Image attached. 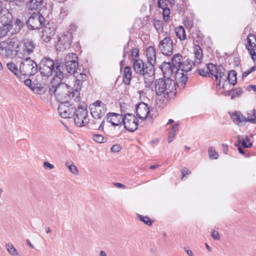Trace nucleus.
<instances>
[{"instance_id":"nucleus-1","label":"nucleus","mask_w":256,"mask_h":256,"mask_svg":"<svg viewBox=\"0 0 256 256\" xmlns=\"http://www.w3.org/2000/svg\"><path fill=\"white\" fill-rule=\"evenodd\" d=\"M38 64V71L42 77L48 78L54 74L50 82H54L56 80L64 74V62L58 59L54 60L50 57L44 56Z\"/></svg>"},{"instance_id":"nucleus-2","label":"nucleus","mask_w":256,"mask_h":256,"mask_svg":"<svg viewBox=\"0 0 256 256\" xmlns=\"http://www.w3.org/2000/svg\"><path fill=\"white\" fill-rule=\"evenodd\" d=\"M56 80L54 82H50L48 92L50 96L54 95L57 100L60 104L74 100L72 88L64 82H62L64 78V74Z\"/></svg>"},{"instance_id":"nucleus-3","label":"nucleus","mask_w":256,"mask_h":256,"mask_svg":"<svg viewBox=\"0 0 256 256\" xmlns=\"http://www.w3.org/2000/svg\"><path fill=\"white\" fill-rule=\"evenodd\" d=\"M156 94L160 96L165 94L166 98L172 99L176 96V82L171 78L164 77L156 79L154 82Z\"/></svg>"},{"instance_id":"nucleus-4","label":"nucleus","mask_w":256,"mask_h":256,"mask_svg":"<svg viewBox=\"0 0 256 256\" xmlns=\"http://www.w3.org/2000/svg\"><path fill=\"white\" fill-rule=\"evenodd\" d=\"M186 58H183L180 54H176L172 56L170 62L174 66V69H176V72H188L194 67V64H192V60L188 58L186 59Z\"/></svg>"},{"instance_id":"nucleus-5","label":"nucleus","mask_w":256,"mask_h":256,"mask_svg":"<svg viewBox=\"0 0 256 256\" xmlns=\"http://www.w3.org/2000/svg\"><path fill=\"white\" fill-rule=\"evenodd\" d=\"M18 47V40L14 38H8L1 42L0 44V49L2 50H4L6 56L10 58H13L16 55L20 58L21 57L20 55H22V54L17 50Z\"/></svg>"},{"instance_id":"nucleus-6","label":"nucleus","mask_w":256,"mask_h":256,"mask_svg":"<svg viewBox=\"0 0 256 256\" xmlns=\"http://www.w3.org/2000/svg\"><path fill=\"white\" fill-rule=\"evenodd\" d=\"M132 62V68L134 72L142 76L144 79L147 76L154 75L155 69L152 64H144L141 59H136Z\"/></svg>"},{"instance_id":"nucleus-7","label":"nucleus","mask_w":256,"mask_h":256,"mask_svg":"<svg viewBox=\"0 0 256 256\" xmlns=\"http://www.w3.org/2000/svg\"><path fill=\"white\" fill-rule=\"evenodd\" d=\"M12 28V16L4 8L0 12V38L6 36Z\"/></svg>"},{"instance_id":"nucleus-8","label":"nucleus","mask_w":256,"mask_h":256,"mask_svg":"<svg viewBox=\"0 0 256 256\" xmlns=\"http://www.w3.org/2000/svg\"><path fill=\"white\" fill-rule=\"evenodd\" d=\"M20 71L22 80L24 78V76H33L38 72V64L32 60L30 57L26 58L24 62H20Z\"/></svg>"},{"instance_id":"nucleus-9","label":"nucleus","mask_w":256,"mask_h":256,"mask_svg":"<svg viewBox=\"0 0 256 256\" xmlns=\"http://www.w3.org/2000/svg\"><path fill=\"white\" fill-rule=\"evenodd\" d=\"M74 113L72 118H74L76 126L82 127L88 124L90 120L86 106H84L82 104H78L77 108Z\"/></svg>"},{"instance_id":"nucleus-10","label":"nucleus","mask_w":256,"mask_h":256,"mask_svg":"<svg viewBox=\"0 0 256 256\" xmlns=\"http://www.w3.org/2000/svg\"><path fill=\"white\" fill-rule=\"evenodd\" d=\"M64 66L66 68L67 72L70 74H76L77 70L81 71L78 66V56L74 53H70L66 55Z\"/></svg>"},{"instance_id":"nucleus-11","label":"nucleus","mask_w":256,"mask_h":256,"mask_svg":"<svg viewBox=\"0 0 256 256\" xmlns=\"http://www.w3.org/2000/svg\"><path fill=\"white\" fill-rule=\"evenodd\" d=\"M28 28L33 30L42 28L45 24L46 19L40 12H33L28 18Z\"/></svg>"},{"instance_id":"nucleus-12","label":"nucleus","mask_w":256,"mask_h":256,"mask_svg":"<svg viewBox=\"0 0 256 256\" xmlns=\"http://www.w3.org/2000/svg\"><path fill=\"white\" fill-rule=\"evenodd\" d=\"M208 69L210 70V74L211 76H214L216 81H218L216 86H220V79H223L224 77L227 76L225 74L226 70L222 65L217 66L212 63L208 64Z\"/></svg>"},{"instance_id":"nucleus-13","label":"nucleus","mask_w":256,"mask_h":256,"mask_svg":"<svg viewBox=\"0 0 256 256\" xmlns=\"http://www.w3.org/2000/svg\"><path fill=\"white\" fill-rule=\"evenodd\" d=\"M60 104L58 108V112L60 116L65 118H72L75 114L77 106L72 103H70V101Z\"/></svg>"},{"instance_id":"nucleus-14","label":"nucleus","mask_w":256,"mask_h":256,"mask_svg":"<svg viewBox=\"0 0 256 256\" xmlns=\"http://www.w3.org/2000/svg\"><path fill=\"white\" fill-rule=\"evenodd\" d=\"M124 121L123 120L122 124L124 128L130 132H134L138 128V120L136 117L132 114L128 113L124 116Z\"/></svg>"},{"instance_id":"nucleus-15","label":"nucleus","mask_w":256,"mask_h":256,"mask_svg":"<svg viewBox=\"0 0 256 256\" xmlns=\"http://www.w3.org/2000/svg\"><path fill=\"white\" fill-rule=\"evenodd\" d=\"M56 26L53 22H48L43 28L41 38L45 42H48L56 35Z\"/></svg>"},{"instance_id":"nucleus-16","label":"nucleus","mask_w":256,"mask_h":256,"mask_svg":"<svg viewBox=\"0 0 256 256\" xmlns=\"http://www.w3.org/2000/svg\"><path fill=\"white\" fill-rule=\"evenodd\" d=\"M158 48L164 55L171 56L174 50L173 41L170 36H166L160 42Z\"/></svg>"},{"instance_id":"nucleus-17","label":"nucleus","mask_w":256,"mask_h":256,"mask_svg":"<svg viewBox=\"0 0 256 256\" xmlns=\"http://www.w3.org/2000/svg\"><path fill=\"white\" fill-rule=\"evenodd\" d=\"M72 39V34L66 32L64 33L61 37L58 38L57 46L60 49V50L68 49L70 46Z\"/></svg>"},{"instance_id":"nucleus-18","label":"nucleus","mask_w":256,"mask_h":256,"mask_svg":"<svg viewBox=\"0 0 256 256\" xmlns=\"http://www.w3.org/2000/svg\"><path fill=\"white\" fill-rule=\"evenodd\" d=\"M136 112L138 118L144 120L150 114V108L147 104L140 102L136 105Z\"/></svg>"},{"instance_id":"nucleus-19","label":"nucleus","mask_w":256,"mask_h":256,"mask_svg":"<svg viewBox=\"0 0 256 256\" xmlns=\"http://www.w3.org/2000/svg\"><path fill=\"white\" fill-rule=\"evenodd\" d=\"M106 122L110 123L114 126H122L123 122L124 116L122 114L110 112L106 114Z\"/></svg>"},{"instance_id":"nucleus-20","label":"nucleus","mask_w":256,"mask_h":256,"mask_svg":"<svg viewBox=\"0 0 256 256\" xmlns=\"http://www.w3.org/2000/svg\"><path fill=\"white\" fill-rule=\"evenodd\" d=\"M159 68L161 70L163 77L165 78H171L173 74L176 73V69L170 62H162L159 66Z\"/></svg>"},{"instance_id":"nucleus-21","label":"nucleus","mask_w":256,"mask_h":256,"mask_svg":"<svg viewBox=\"0 0 256 256\" xmlns=\"http://www.w3.org/2000/svg\"><path fill=\"white\" fill-rule=\"evenodd\" d=\"M22 42L23 44L22 48L24 54H22V55L20 56H28L32 54L36 48V44L32 40L25 38L22 40Z\"/></svg>"},{"instance_id":"nucleus-22","label":"nucleus","mask_w":256,"mask_h":256,"mask_svg":"<svg viewBox=\"0 0 256 256\" xmlns=\"http://www.w3.org/2000/svg\"><path fill=\"white\" fill-rule=\"evenodd\" d=\"M175 79L178 87L184 88L188 80L187 72L181 71L176 72Z\"/></svg>"},{"instance_id":"nucleus-23","label":"nucleus","mask_w":256,"mask_h":256,"mask_svg":"<svg viewBox=\"0 0 256 256\" xmlns=\"http://www.w3.org/2000/svg\"><path fill=\"white\" fill-rule=\"evenodd\" d=\"M107 111L106 106L90 108V114L94 120H101Z\"/></svg>"},{"instance_id":"nucleus-24","label":"nucleus","mask_w":256,"mask_h":256,"mask_svg":"<svg viewBox=\"0 0 256 256\" xmlns=\"http://www.w3.org/2000/svg\"><path fill=\"white\" fill-rule=\"evenodd\" d=\"M194 60H192V64H194L195 67L196 64H201L203 58L202 50L198 44L194 45Z\"/></svg>"},{"instance_id":"nucleus-25","label":"nucleus","mask_w":256,"mask_h":256,"mask_svg":"<svg viewBox=\"0 0 256 256\" xmlns=\"http://www.w3.org/2000/svg\"><path fill=\"white\" fill-rule=\"evenodd\" d=\"M146 56L148 64H152L154 66L156 62V50L154 47H148L146 50Z\"/></svg>"},{"instance_id":"nucleus-26","label":"nucleus","mask_w":256,"mask_h":256,"mask_svg":"<svg viewBox=\"0 0 256 256\" xmlns=\"http://www.w3.org/2000/svg\"><path fill=\"white\" fill-rule=\"evenodd\" d=\"M82 82L80 80H75L74 86L72 88L73 96L74 97V102H78L80 100V90H81Z\"/></svg>"},{"instance_id":"nucleus-27","label":"nucleus","mask_w":256,"mask_h":256,"mask_svg":"<svg viewBox=\"0 0 256 256\" xmlns=\"http://www.w3.org/2000/svg\"><path fill=\"white\" fill-rule=\"evenodd\" d=\"M242 138L241 139L240 136H237V142L239 145L241 144L243 148H250L252 146V142H250V139L247 135L242 136Z\"/></svg>"},{"instance_id":"nucleus-28","label":"nucleus","mask_w":256,"mask_h":256,"mask_svg":"<svg viewBox=\"0 0 256 256\" xmlns=\"http://www.w3.org/2000/svg\"><path fill=\"white\" fill-rule=\"evenodd\" d=\"M123 82L126 85H130L132 79V70L130 66H126L124 70Z\"/></svg>"},{"instance_id":"nucleus-29","label":"nucleus","mask_w":256,"mask_h":256,"mask_svg":"<svg viewBox=\"0 0 256 256\" xmlns=\"http://www.w3.org/2000/svg\"><path fill=\"white\" fill-rule=\"evenodd\" d=\"M226 80H228L230 84L235 86L237 83V73L234 70H230Z\"/></svg>"},{"instance_id":"nucleus-30","label":"nucleus","mask_w":256,"mask_h":256,"mask_svg":"<svg viewBox=\"0 0 256 256\" xmlns=\"http://www.w3.org/2000/svg\"><path fill=\"white\" fill-rule=\"evenodd\" d=\"M176 35L180 40H184L186 38L185 30L182 26H178L175 28Z\"/></svg>"},{"instance_id":"nucleus-31","label":"nucleus","mask_w":256,"mask_h":256,"mask_svg":"<svg viewBox=\"0 0 256 256\" xmlns=\"http://www.w3.org/2000/svg\"><path fill=\"white\" fill-rule=\"evenodd\" d=\"M8 68L16 75L18 78L22 80V76L20 74V71L18 70L16 65L12 62H10L7 64Z\"/></svg>"},{"instance_id":"nucleus-32","label":"nucleus","mask_w":256,"mask_h":256,"mask_svg":"<svg viewBox=\"0 0 256 256\" xmlns=\"http://www.w3.org/2000/svg\"><path fill=\"white\" fill-rule=\"evenodd\" d=\"M180 1L182 2L177 4L175 8V10L179 14H184L186 10L187 9L186 1Z\"/></svg>"},{"instance_id":"nucleus-33","label":"nucleus","mask_w":256,"mask_h":256,"mask_svg":"<svg viewBox=\"0 0 256 256\" xmlns=\"http://www.w3.org/2000/svg\"><path fill=\"white\" fill-rule=\"evenodd\" d=\"M240 120H238V125H242L243 123L245 122H249L252 124H256V116H255V118H250V116H248V118H246L243 116L240 112Z\"/></svg>"},{"instance_id":"nucleus-34","label":"nucleus","mask_w":256,"mask_h":256,"mask_svg":"<svg viewBox=\"0 0 256 256\" xmlns=\"http://www.w3.org/2000/svg\"><path fill=\"white\" fill-rule=\"evenodd\" d=\"M137 218L140 222H144V224L150 226L153 224V220H152L148 216H144L138 214H136Z\"/></svg>"},{"instance_id":"nucleus-35","label":"nucleus","mask_w":256,"mask_h":256,"mask_svg":"<svg viewBox=\"0 0 256 256\" xmlns=\"http://www.w3.org/2000/svg\"><path fill=\"white\" fill-rule=\"evenodd\" d=\"M210 70L208 69V64H206V69L205 68H200L196 70V72L198 75L202 76L203 77H212L211 74H210Z\"/></svg>"},{"instance_id":"nucleus-36","label":"nucleus","mask_w":256,"mask_h":256,"mask_svg":"<svg viewBox=\"0 0 256 256\" xmlns=\"http://www.w3.org/2000/svg\"><path fill=\"white\" fill-rule=\"evenodd\" d=\"M29 8L30 9L37 10L38 7L42 5L43 0H29Z\"/></svg>"},{"instance_id":"nucleus-37","label":"nucleus","mask_w":256,"mask_h":256,"mask_svg":"<svg viewBox=\"0 0 256 256\" xmlns=\"http://www.w3.org/2000/svg\"><path fill=\"white\" fill-rule=\"evenodd\" d=\"M6 248L8 251V253L12 256H17L18 253L14 246L10 243L6 244Z\"/></svg>"},{"instance_id":"nucleus-38","label":"nucleus","mask_w":256,"mask_h":256,"mask_svg":"<svg viewBox=\"0 0 256 256\" xmlns=\"http://www.w3.org/2000/svg\"><path fill=\"white\" fill-rule=\"evenodd\" d=\"M154 27L156 30L160 32H162L163 31V22L162 20L154 19Z\"/></svg>"},{"instance_id":"nucleus-39","label":"nucleus","mask_w":256,"mask_h":256,"mask_svg":"<svg viewBox=\"0 0 256 256\" xmlns=\"http://www.w3.org/2000/svg\"><path fill=\"white\" fill-rule=\"evenodd\" d=\"M66 166L68 167L69 170L74 174L78 175V171L76 166L73 163H71L70 162H66Z\"/></svg>"},{"instance_id":"nucleus-40","label":"nucleus","mask_w":256,"mask_h":256,"mask_svg":"<svg viewBox=\"0 0 256 256\" xmlns=\"http://www.w3.org/2000/svg\"><path fill=\"white\" fill-rule=\"evenodd\" d=\"M233 94L231 96V99L234 100L236 96L240 97L242 94L243 93V90L240 87H237L235 88H232Z\"/></svg>"},{"instance_id":"nucleus-41","label":"nucleus","mask_w":256,"mask_h":256,"mask_svg":"<svg viewBox=\"0 0 256 256\" xmlns=\"http://www.w3.org/2000/svg\"><path fill=\"white\" fill-rule=\"evenodd\" d=\"M92 139L98 143H102L106 142L107 138L99 134H93Z\"/></svg>"},{"instance_id":"nucleus-42","label":"nucleus","mask_w":256,"mask_h":256,"mask_svg":"<svg viewBox=\"0 0 256 256\" xmlns=\"http://www.w3.org/2000/svg\"><path fill=\"white\" fill-rule=\"evenodd\" d=\"M208 152L209 154V157L210 159L216 160L218 158V154L216 151L214 147L210 146L208 148Z\"/></svg>"},{"instance_id":"nucleus-43","label":"nucleus","mask_w":256,"mask_h":256,"mask_svg":"<svg viewBox=\"0 0 256 256\" xmlns=\"http://www.w3.org/2000/svg\"><path fill=\"white\" fill-rule=\"evenodd\" d=\"M132 62H134L136 59L140 58V51L137 48H133L131 51Z\"/></svg>"},{"instance_id":"nucleus-44","label":"nucleus","mask_w":256,"mask_h":256,"mask_svg":"<svg viewBox=\"0 0 256 256\" xmlns=\"http://www.w3.org/2000/svg\"><path fill=\"white\" fill-rule=\"evenodd\" d=\"M74 76L76 78V80H80L82 82L86 80L87 76L82 72V70L80 72L77 70V73L74 74Z\"/></svg>"},{"instance_id":"nucleus-45","label":"nucleus","mask_w":256,"mask_h":256,"mask_svg":"<svg viewBox=\"0 0 256 256\" xmlns=\"http://www.w3.org/2000/svg\"><path fill=\"white\" fill-rule=\"evenodd\" d=\"M162 10V16L164 20L166 22H167L170 18V8L168 7L166 8H164Z\"/></svg>"},{"instance_id":"nucleus-46","label":"nucleus","mask_w":256,"mask_h":256,"mask_svg":"<svg viewBox=\"0 0 256 256\" xmlns=\"http://www.w3.org/2000/svg\"><path fill=\"white\" fill-rule=\"evenodd\" d=\"M240 112H232V113L230 112V117H231L232 119V120L233 122L238 124V120H240Z\"/></svg>"},{"instance_id":"nucleus-47","label":"nucleus","mask_w":256,"mask_h":256,"mask_svg":"<svg viewBox=\"0 0 256 256\" xmlns=\"http://www.w3.org/2000/svg\"><path fill=\"white\" fill-rule=\"evenodd\" d=\"M48 88V86H47L45 85L42 86H41V84H40V86H37L36 87L35 90H36V92L38 94H44L46 92Z\"/></svg>"},{"instance_id":"nucleus-48","label":"nucleus","mask_w":256,"mask_h":256,"mask_svg":"<svg viewBox=\"0 0 256 256\" xmlns=\"http://www.w3.org/2000/svg\"><path fill=\"white\" fill-rule=\"evenodd\" d=\"M14 24L16 25L15 31L19 32L20 30L24 26L23 22L20 20V18H16L14 22Z\"/></svg>"},{"instance_id":"nucleus-49","label":"nucleus","mask_w":256,"mask_h":256,"mask_svg":"<svg viewBox=\"0 0 256 256\" xmlns=\"http://www.w3.org/2000/svg\"><path fill=\"white\" fill-rule=\"evenodd\" d=\"M250 37L254 38L256 41V36L254 34L250 33L247 38V44H246V48L252 46V44H254V42H252V40L250 38Z\"/></svg>"},{"instance_id":"nucleus-50","label":"nucleus","mask_w":256,"mask_h":256,"mask_svg":"<svg viewBox=\"0 0 256 256\" xmlns=\"http://www.w3.org/2000/svg\"><path fill=\"white\" fill-rule=\"evenodd\" d=\"M24 80V84L28 86L30 90H32V91H34L36 89V87L34 86V84H32V81L30 79V78H27V79H23Z\"/></svg>"},{"instance_id":"nucleus-51","label":"nucleus","mask_w":256,"mask_h":256,"mask_svg":"<svg viewBox=\"0 0 256 256\" xmlns=\"http://www.w3.org/2000/svg\"><path fill=\"white\" fill-rule=\"evenodd\" d=\"M154 75H152V76H148L150 78V79H148L146 80V79H144V84H146V86L147 88H150L151 86L153 85V80L154 79Z\"/></svg>"},{"instance_id":"nucleus-52","label":"nucleus","mask_w":256,"mask_h":256,"mask_svg":"<svg viewBox=\"0 0 256 256\" xmlns=\"http://www.w3.org/2000/svg\"><path fill=\"white\" fill-rule=\"evenodd\" d=\"M180 172L182 174V178L181 179L182 180L184 177L186 175H189L191 174L190 171L186 167H184L180 170Z\"/></svg>"},{"instance_id":"nucleus-53","label":"nucleus","mask_w":256,"mask_h":256,"mask_svg":"<svg viewBox=\"0 0 256 256\" xmlns=\"http://www.w3.org/2000/svg\"><path fill=\"white\" fill-rule=\"evenodd\" d=\"M158 8L161 9L164 8H168V4L166 3V0H158Z\"/></svg>"},{"instance_id":"nucleus-54","label":"nucleus","mask_w":256,"mask_h":256,"mask_svg":"<svg viewBox=\"0 0 256 256\" xmlns=\"http://www.w3.org/2000/svg\"><path fill=\"white\" fill-rule=\"evenodd\" d=\"M250 54V55L251 58L252 60L255 62L256 61V52L255 50L253 48H246Z\"/></svg>"},{"instance_id":"nucleus-55","label":"nucleus","mask_w":256,"mask_h":256,"mask_svg":"<svg viewBox=\"0 0 256 256\" xmlns=\"http://www.w3.org/2000/svg\"><path fill=\"white\" fill-rule=\"evenodd\" d=\"M122 148L120 144H115L110 148V151L112 152H117L120 151Z\"/></svg>"},{"instance_id":"nucleus-56","label":"nucleus","mask_w":256,"mask_h":256,"mask_svg":"<svg viewBox=\"0 0 256 256\" xmlns=\"http://www.w3.org/2000/svg\"><path fill=\"white\" fill-rule=\"evenodd\" d=\"M212 236L215 240H220V236L218 231L213 230L212 232Z\"/></svg>"},{"instance_id":"nucleus-57","label":"nucleus","mask_w":256,"mask_h":256,"mask_svg":"<svg viewBox=\"0 0 256 256\" xmlns=\"http://www.w3.org/2000/svg\"><path fill=\"white\" fill-rule=\"evenodd\" d=\"M128 48H129V43L128 42L124 46V48H123V55H122V57H123L124 59L126 58L127 54H128Z\"/></svg>"},{"instance_id":"nucleus-58","label":"nucleus","mask_w":256,"mask_h":256,"mask_svg":"<svg viewBox=\"0 0 256 256\" xmlns=\"http://www.w3.org/2000/svg\"><path fill=\"white\" fill-rule=\"evenodd\" d=\"M94 108H96V107H102V106H106V104H104L102 101L100 100H96L95 102L93 104Z\"/></svg>"},{"instance_id":"nucleus-59","label":"nucleus","mask_w":256,"mask_h":256,"mask_svg":"<svg viewBox=\"0 0 256 256\" xmlns=\"http://www.w3.org/2000/svg\"><path fill=\"white\" fill-rule=\"evenodd\" d=\"M44 167L45 168H48L49 170H52L54 168V166L51 164H50L48 162H44Z\"/></svg>"},{"instance_id":"nucleus-60","label":"nucleus","mask_w":256,"mask_h":256,"mask_svg":"<svg viewBox=\"0 0 256 256\" xmlns=\"http://www.w3.org/2000/svg\"><path fill=\"white\" fill-rule=\"evenodd\" d=\"M28 16L26 15H22L20 18V20L23 22L24 25H26L28 26Z\"/></svg>"},{"instance_id":"nucleus-61","label":"nucleus","mask_w":256,"mask_h":256,"mask_svg":"<svg viewBox=\"0 0 256 256\" xmlns=\"http://www.w3.org/2000/svg\"><path fill=\"white\" fill-rule=\"evenodd\" d=\"M175 133L174 132H170L168 134V142L170 143L172 141V138L175 136Z\"/></svg>"},{"instance_id":"nucleus-62","label":"nucleus","mask_w":256,"mask_h":256,"mask_svg":"<svg viewBox=\"0 0 256 256\" xmlns=\"http://www.w3.org/2000/svg\"><path fill=\"white\" fill-rule=\"evenodd\" d=\"M222 146L224 154H226L228 150V145L225 144H222Z\"/></svg>"},{"instance_id":"nucleus-63","label":"nucleus","mask_w":256,"mask_h":256,"mask_svg":"<svg viewBox=\"0 0 256 256\" xmlns=\"http://www.w3.org/2000/svg\"><path fill=\"white\" fill-rule=\"evenodd\" d=\"M236 146L238 147V152L240 154L245 155V150L240 146L236 144H234Z\"/></svg>"},{"instance_id":"nucleus-64","label":"nucleus","mask_w":256,"mask_h":256,"mask_svg":"<svg viewBox=\"0 0 256 256\" xmlns=\"http://www.w3.org/2000/svg\"><path fill=\"white\" fill-rule=\"evenodd\" d=\"M250 116V117L252 118L253 116L255 118L256 116V110L253 109L252 110H250V112L248 113V116Z\"/></svg>"}]
</instances>
